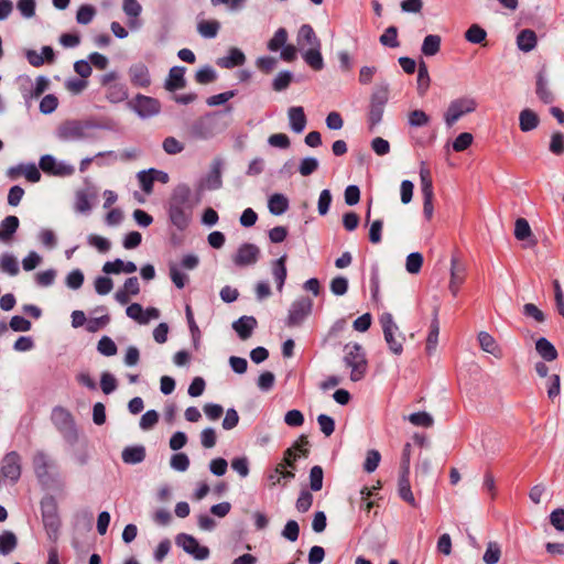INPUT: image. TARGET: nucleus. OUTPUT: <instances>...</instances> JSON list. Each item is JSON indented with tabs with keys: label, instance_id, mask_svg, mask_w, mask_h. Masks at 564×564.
Wrapping results in <instances>:
<instances>
[{
	"label": "nucleus",
	"instance_id": "f257e3e1",
	"mask_svg": "<svg viewBox=\"0 0 564 564\" xmlns=\"http://www.w3.org/2000/svg\"><path fill=\"white\" fill-rule=\"evenodd\" d=\"M195 205L191 187L187 184H178L165 205L170 224L178 231L186 230L192 221Z\"/></svg>",
	"mask_w": 564,
	"mask_h": 564
},
{
	"label": "nucleus",
	"instance_id": "f03ea898",
	"mask_svg": "<svg viewBox=\"0 0 564 564\" xmlns=\"http://www.w3.org/2000/svg\"><path fill=\"white\" fill-rule=\"evenodd\" d=\"M344 351L343 361L350 369V380L352 382L362 380L367 373L368 362L361 345L357 343L347 344L344 347Z\"/></svg>",
	"mask_w": 564,
	"mask_h": 564
},
{
	"label": "nucleus",
	"instance_id": "7ed1b4c3",
	"mask_svg": "<svg viewBox=\"0 0 564 564\" xmlns=\"http://www.w3.org/2000/svg\"><path fill=\"white\" fill-rule=\"evenodd\" d=\"M94 126L88 121L66 120L56 129V138L62 142H80L93 138Z\"/></svg>",
	"mask_w": 564,
	"mask_h": 564
},
{
	"label": "nucleus",
	"instance_id": "20e7f679",
	"mask_svg": "<svg viewBox=\"0 0 564 564\" xmlns=\"http://www.w3.org/2000/svg\"><path fill=\"white\" fill-rule=\"evenodd\" d=\"M379 322L390 351L394 355H401L403 351L404 336L399 332V326L394 322L392 314L383 313L380 316Z\"/></svg>",
	"mask_w": 564,
	"mask_h": 564
},
{
	"label": "nucleus",
	"instance_id": "39448f33",
	"mask_svg": "<svg viewBox=\"0 0 564 564\" xmlns=\"http://www.w3.org/2000/svg\"><path fill=\"white\" fill-rule=\"evenodd\" d=\"M477 108V101L470 96H463L452 100L444 113L445 124L453 127L463 116L471 113Z\"/></svg>",
	"mask_w": 564,
	"mask_h": 564
},
{
	"label": "nucleus",
	"instance_id": "423d86ee",
	"mask_svg": "<svg viewBox=\"0 0 564 564\" xmlns=\"http://www.w3.org/2000/svg\"><path fill=\"white\" fill-rule=\"evenodd\" d=\"M52 422L65 440L69 442L77 440L75 421L68 410L61 406L55 408L52 412Z\"/></svg>",
	"mask_w": 564,
	"mask_h": 564
},
{
	"label": "nucleus",
	"instance_id": "0eeeda50",
	"mask_svg": "<svg viewBox=\"0 0 564 564\" xmlns=\"http://www.w3.org/2000/svg\"><path fill=\"white\" fill-rule=\"evenodd\" d=\"M313 301L307 296H300L292 302L289 308L286 325L289 327L299 326L311 314Z\"/></svg>",
	"mask_w": 564,
	"mask_h": 564
},
{
	"label": "nucleus",
	"instance_id": "6e6552de",
	"mask_svg": "<svg viewBox=\"0 0 564 564\" xmlns=\"http://www.w3.org/2000/svg\"><path fill=\"white\" fill-rule=\"evenodd\" d=\"M21 456L18 452L11 451L1 458L0 475L3 479L15 484L21 477Z\"/></svg>",
	"mask_w": 564,
	"mask_h": 564
},
{
	"label": "nucleus",
	"instance_id": "1a4fd4ad",
	"mask_svg": "<svg viewBox=\"0 0 564 564\" xmlns=\"http://www.w3.org/2000/svg\"><path fill=\"white\" fill-rule=\"evenodd\" d=\"M39 166L44 173L59 177L70 176L75 172V167L72 164L58 161L51 154L41 156Z\"/></svg>",
	"mask_w": 564,
	"mask_h": 564
},
{
	"label": "nucleus",
	"instance_id": "9d476101",
	"mask_svg": "<svg viewBox=\"0 0 564 564\" xmlns=\"http://www.w3.org/2000/svg\"><path fill=\"white\" fill-rule=\"evenodd\" d=\"M175 541L178 546L196 560H206L209 556L208 547L199 545L197 540L189 534L180 533Z\"/></svg>",
	"mask_w": 564,
	"mask_h": 564
},
{
	"label": "nucleus",
	"instance_id": "9b49d317",
	"mask_svg": "<svg viewBox=\"0 0 564 564\" xmlns=\"http://www.w3.org/2000/svg\"><path fill=\"white\" fill-rule=\"evenodd\" d=\"M260 249L253 243H242L232 260L237 267L253 265L258 262Z\"/></svg>",
	"mask_w": 564,
	"mask_h": 564
},
{
	"label": "nucleus",
	"instance_id": "f8f14e48",
	"mask_svg": "<svg viewBox=\"0 0 564 564\" xmlns=\"http://www.w3.org/2000/svg\"><path fill=\"white\" fill-rule=\"evenodd\" d=\"M133 110L141 118H149L160 112L161 105L155 98L138 95L133 101Z\"/></svg>",
	"mask_w": 564,
	"mask_h": 564
},
{
	"label": "nucleus",
	"instance_id": "ddd939ff",
	"mask_svg": "<svg viewBox=\"0 0 564 564\" xmlns=\"http://www.w3.org/2000/svg\"><path fill=\"white\" fill-rule=\"evenodd\" d=\"M53 460L44 451H36L32 457L34 474L39 480L44 481L48 478L50 469L53 467Z\"/></svg>",
	"mask_w": 564,
	"mask_h": 564
},
{
	"label": "nucleus",
	"instance_id": "4468645a",
	"mask_svg": "<svg viewBox=\"0 0 564 564\" xmlns=\"http://www.w3.org/2000/svg\"><path fill=\"white\" fill-rule=\"evenodd\" d=\"M129 77L133 85L148 87L151 83L149 68L143 63H135L129 68Z\"/></svg>",
	"mask_w": 564,
	"mask_h": 564
},
{
	"label": "nucleus",
	"instance_id": "2eb2a0df",
	"mask_svg": "<svg viewBox=\"0 0 564 564\" xmlns=\"http://www.w3.org/2000/svg\"><path fill=\"white\" fill-rule=\"evenodd\" d=\"M257 325L258 322L253 316L245 315L232 323V328L241 340H246L251 337Z\"/></svg>",
	"mask_w": 564,
	"mask_h": 564
},
{
	"label": "nucleus",
	"instance_id": "dca6fc26",
	"mask_svg": "<svg viewBox=\"0 0 564 564\" xmlns=\"http://www.w3.org/2000/svg\"><path fill=\"white\" fill-rule=\"evenodd\" d=\"M297 43L301 47L308 46V48L321 47V41L315 31L310 24H303L297 33Z\"/></svg>",
	"mask_w": 564,
	"mask_h": 564
},
{
	"label": "nucleus",
	"instance_id": "f3484780",
	"mask_svg": "<svg viewBox=\"0 0 564 564\" xmlns=\"http://www.w3.org/2000/svg\"><path fill=\"white\" fill-rule=\"evenodd\" d=\"M288 118L290 127L295 133H301L305 129L307 120L303 107L293 106L289 108Z\"/></svg>",
	"mask_w": 564,
	"mask_h": 564
},
{
	"label": "nucleus",
	"instance_id": "a211bd4d",
	"mask_svg": "<svg viewBox=\"0 0 564 564\" xmlns=\"http://www.w3.org/2000/svg\"><path fill=\"white\" fill-rule=\"evenodd\" d=\"M246 62V56L243 52L237 47H231L228 51V55L220 57L217 59V65L221 68H234L236 66H241Z\"/></svg>",
	"mask_w": 564,
	"mask_h": 564
},
{
	"label": "nucleus",
	"instance_id": "6ab92c4d",
	"mask_svg": "<svg viewBox=\"0 0 564 564\" xmlns=\"http://www.w3.org/2000/svg\"><path fill=\"white\" fill-rule=\"evenodd\" d=\"M285 262H286V254H283L282 257L272 261V263H271L272 276L275 281L276 289L279 292L282 291L285 280H286V275H288Z\"/></svg>",
	"mask_w": 564,
	"mask_h": 564
},
{
	"label": "nucleus",
	"instance_id": "aec40b11",
	"mask_svg": "<svg viewBox=\"0 0 564 564\" xmlns=\"http://www.w3.org/2000/svg\"><path fill=\"white\" fill-rule=\"evenodd\" d=\"M102 271L106 274L133 273L137 271V265L132 261L124 262L121 259H116L115 261L106 262Z\"/></svg>",
	"mask_w": 564,
	"mask_h": 564
},
{
	"label": "nucleus",
	"instance_id": "412c9836",
	"mask_svg": "<svg viewBox=\"0 0 564 564\" xmlns=\"http://www.w3.org/2000/svg\"><path fill=\"white\" fill-rule=\"evenodd\" d=\"M307 444H308V442H307L306 437L301 436L300 440L294 444L293 447H290L285 451L283 463H281L280 465H284L285 467H293L294 462L300 456L299 454L295 453V449L299 451L303 456H306L308 452L305 448V446Z\"/></svg>",
	"mask_w": 564,
	"mask_h": 564
},
{
	"label": "nucleus",
	"instance_id": "4be33fe9",
	"mask_svg": "<svg viewBox=\"0 0 564 564\" xmlns=\"http://www.w3.org/2000/svg\"><path fill=\"white\" fill-rule=\"evenodd\" d=\"M535 93L544 104H552L554 101V94L549 87L544 70L539 72L536 75Z\"/></svg>",
	"mask_w": 564,
	"mask_h": 564
},
{
	"label": "nucleus",
	"instance_id": "5701e85b",
	"mask_svg": "<svg viewBox=\"0 0 564 564\" xmlns=\"http://www.w3.org/2000/svg\"><path fill=\"white\" fill-rule=\"evenodd\" d=\"M409 476L410 474H405L403 470H400L398 492L402 500H404L412 507H416V501L411 490Z\"/></svg>",
	"mask_w": 564,
	"mask_h": 564
},
{
	"label": "nucleus",
	"instance_id": "b1692460",
	"mask_svg": "<svg viewBox=\"0 0 564 564\" xmlns=\"http://www.w3.org/2000/svg\"><path fill=\"white\" fill-rule=\"evenodd\" d=\"M185 68L182 66H174L170 69L169 77L165 82V88L174 91L185 87Z\"/></svg>",
	"mask_w": 564,
	"mask_h": 564
},
{
	"label": "nucleus",
	"instance_id": "393cba45",
	"mask_svg": "<svg viewBox=\"0 0 564 564\" xmlns=\"http://www.w3.org/2000/svg\"><path fill=\"white\" fill-rule=\"evenodd\" d=\"M121 458L126 464L135 465L144 460L145 448L142 445L128 446L123 448Z\"/></svg>",
	"mask_w": 564,
	"mask_h": 564
},
{
	"label": "nucleus",
	"instance_id": "a878e982",
	"mask_svg": "<svg viewBox=\"0 0 564 564\" xmlns=\"http://www.w3.org/2000/svg\"><path fill=\"white\" fill-rule=\"evenodd\" d=\"M440 334V323H438V310H434L433 318L430 325V332L426 338V351L427 354H432L437 346Z\"/></svg>",
	"mask_w": 564,
	"mask_h": 564
},
{
	"label": "nucleus",
	"instance_id": "bb28decb",
	"mask_svg": "<svg viewBox=\"0 0 564 564\" xmlns=\"http://www.w3.org/2000/svg\"><path fill=\"white\" fill-rule=\"evenodd\" d=\"M535 350L545 361H553L557 358V350L554 345L544 337L536 340Z\"/></svg>",
	"mask_w": 564,
	"mask_h": 564
},
{
	"label": "nucleus",
	"instance_id": "cd10ccee",
	"mask_svg": "<svg viewBox=\"0 0 564 564\" xmlns=\"http://www.w3.org/2000/svg\"><path fill=\"white\" fill-rule=\"evenodd\" d=\"M268 208L272 215H282L289 209V199L283 194L275 193L269 197Z\"/></svg>",
	"mask_w": 564,
	"mask_h": 564
},
{
	"label": "nucleus",
	"instance_id": "c85d7f7f",
	"mask_svg": "<svg viewBox=\"0 0 564 564\" xmlns=\"http://www.w3.org/2000/svg\"><path fill=\"white\" fill-rule=\"evenodd\" d=\"M478 341L481 349L495 357H501V349L499 348L496 339L487 332H480L478 334Z\"/></svg>",
	"mask_w": 564,
	"mask_h": 564
},
{
	"label": "nucleus",
	"instance_id": "c756f323",
	"mask_svg": "<svg viewBox=\"0 0 564 564\" xmlns=\"http://www.w3.org/2000/svg\"><path fill=\"white\" fill-rule=\"evenodd\" d=\"M221 161L215 160L212 171L205 180L204 187L207 189H218L221 187Z\"/></svg>",
	"mask_w": 564,
	"mask_h": 564
},
{
	"label": "nucleus",
	"instance_id": "7c9ffc66",
	"mask_svg": "<svg viewBox=\"0 0 564 564\" xmlns=\"http://www.w3.org/2000/svg\"><path fill=\"white\" fill-rule=\"evenodd\" d=\"M517 45L522 52H530L536 45V35L534 31L525 29L522 30L517 36Z\"/></svg>",
	"mask_w": 564,
	"mask_h": 564
},
{
	"label": "nucleus",
	"instance_id": "2f4dec72",
	"mask_svg": "<svg viewBox=\"0 0 564 564\" xmlns=\"http://www.w3.org/2000/svg\"><path fill=\"white\" fill-rule=\"evenodd\" d=\"M305 63L314 70H321L324 67V61L321 53V47L307 48L302 54Z\"/></svg>",
	"mask_w": 564,
	"mask_h": 564
},
{
	"label": "nucleus",
	"instance_id": "473e14b6",
	"mask_svg": "<svg viewBox=\"0 0 564 564\" xmlns=\"http://www.w3.org/2000/svg\"><path fill=\"white\" fill-rule=\"evenodd\" d=\"M441 36L437 34L426 35L422 43V54L425 56H434L440 52L441 48Z\"/></svg>",
	"mask_w": 564,
	"mask_h": 564
},
{
	"label": "nucleus",
	"instance_id": "72a5a7b5",
	"mask_svg": "<svg viewBox=\"0 0 564 564\" xmlns=\"http://www.w3.org/2000/svg\"><path fill=\"white\" fill-rule=\"evenodd\" d=\"M220 23L217 20H203L197 24V31L205 39H214L217 36Z\"/></svg>",
	"mask_w": 564,
	"mask_h": 564
},
{
	"label": "nucleus",
	"instance_id": "f704fd0d",
	"mask_svg": "<svg viewBox=\"0 0 564 564\" xmlns=\"http://www.w3.org/2000/svg\"><path fill=\"white\" fill-rule=\"evenodd\" d=\"M519 121H520V123H519L520 129L523 132H528L538 127L539 117L536 116V113L534 111H532L530 109H524L520 112Z\"/></svg>",
	"mask_w": 564,
	"mask_h": 564
},
{
	"label": "nucleus",
	"instance_id": "c9c22d12",
	"mask_svg": "<svg viewBox=\"0 0 564 564\" xmlns=\"http://www.w3.org/2000/svg\"><path fill=\"white\" fill-rule=\"evenodd\" d=\"M19 227V218L17 216H7L0 225V239L9 240Z\"/></svg>",
	"mask_w": 564,
	"mask_h": 564
},
{
	"label": "nucleus",
	"instance_id": "e433bc0d",
	"mask_svg": "<svg viewBox=\"0 0 564 564\" xmlns=\"http://www.w3.org/2000/svg\"><path fill=\"white\" fill-rule=\"evenodd\" d=\"M288 39V31L284 28H279L273 36L269 40L267 47L271 52H278L286 45Z\"/></svg>",
	"mask_w": 564,
	"mask_h": 564
},
{
	"label": "nucleus",
	"instance_id": "4c0bfd02",
	"mask_svg": "<svg viewBox=\"0 0 564 564\" xmlns=\"http://www.w3.org/2000/svg\"><path fill=\"white\" fill-rule=\"evenodd\" d=\"M138 155H139V151L133 148V149L124 150L119 154L116 153L115 151L98 152L95 158L99 159V158L108 156L113 162L117 160H121V161L133 160V159H137Z\"/></svg>",
	"mask_w": 564,
	"mask_h": 564
},
{
	"label": "nucleus",
	"instance_id": "58836bf2",
	"mask_svg": "<svg viewBox=\"0 0 564 564\" xmlns=\"http://www.w3.org/2000/svg\"><path fill=\"white\" fill-rule=\"evenodd\" d=\"M0 271L14 276L19 273V264L14 256L10 253H3L0 257Z\"/></svg>",
	"mask_w": 564,
	"mask_h": 564
},
{
	"label": "nucleus",
	"instance_id": "ea45409f",
	"mask_svg": "<svg viewBox=\"0 0 564 564\" xmlns=\"http://www.w3.org/2000/svg\"><path fill=\"white\" fill-rule=\"evenodd\" d=\"M430 116L421 109L412 110L408 115V123L412 128L425 127L430 123Z\"/></svg>",
	"mask_w": 564,
	"mask_h": 564
},
{
	"label": "nucleus",
	"instance_id": "a19ab883",
	"mask_svg": "<svg viewBox=\"0 0 564 564\" xmlns=\"http://www.w3.org/2000/svg\"><path fill=\"white\" fill-rule=\"evenodd\" d=\"M18 544L17 536L11 531H6L0 534V555H8Z\"/></svg>",
	"mask_w": 564,
	"mask_h": 564
},
{
	"label": "nucleus",
	"instance_id": "79ce46f5",
	"mask_svg": "<svg viewBox=\"0 0 564 564\" xmlns=\"http://www.w3.org/2000/svg\"><path fill=\"white\" fill-rule=\"evenodd\" d=\"M545 388L547 398L554 402L561 394V377L556 373L549 376L545 381Z\"/></svg>",
	"mask_w": 564,
	"mask_h": 564
},
{
	"label": "nucleus",
	"instance_id": "37998d69",
	"mask_svg": "<svg viewBox=\"0 0 564 564\" xmlns=\"http://www.w3.org/2000/svg\"><path fill=\"white\" fill-rule=\"evenodd\" d=\"M48 87V80L44 76H39L36 78L35 85L31 87L30 90L23 94L25 100H31L34 98H39Z\"/></svg>",
	"mask_w": 564,
	"mask_h": 564
},
{
	"label": "nucleus",
	"instance_id": "c03bdc74",
	"mask_svg": "<svg viewBox=\"0 0 564 564\" xmlns=\"http://www.w3.org/2000/svg\"><path fill=\"white\" fill-rule=\"evenodd\" d=\"M379 42L383 46L395 48L400 45L398 41V29L393 25L386 29L383 34L379 37Z\"/></svg>",
	"mask_w": 564,
	"mask_h": 564
},
{
	"label": "nucleus",
	"instance_id": "a18cd8bd",
	"mask_svg": "<svg viewBox=\"0 0 564 564\" xmlns=\"http://www.w3.org/2000/svg\"><path fill=\"white\" fill-rule=\"evenodd\" d=\"M487 32L478 24H473L465 32V39L473 44H480L486 40Z\"/></svg>",
	"mask_w": 564,
	"mask_h": 564
},
{
	"label": "nucleus",
	"instance_id": "49530a36",
	"mask_svg": "<svg viewBox=\"0 0 564 564\" xmlns=\"http://www.w3.org/2000/svg\"><path fill=\"white\" fill-rule=\"evenodd\" d=\"M514 237L524 241L532 237V230L527 219L518 218L514 224Z\"/></svg>",
	"mask_w": 564,
	"mask_h": 564
},
{
	"label": "nucleus",
	"instance_id": "de8ad7c7",
	"mask_svg": "<svg viewBox=\"0 0 564 564\" xmlns=\"http://www.w3.org/2000/svg\"><path fill=\"white\" fill-rule=\"evenodd\" d=\"M501 556V549L497 542H489L482 556L486 564H497Z\"/></svg>",
	"mask_w": 564,
	"mask_h": 564
},
{
	"label": "nucleus",
	"instance_id": "09e8293b",
	"mask_svg": "<svg viewBox=\"0 0 564 564\" xmlns=\"http://www.w3.org/2000/svg\"><path fill=\"white\" fill-rule=\"evenodd\" d=\"M170 278L177 289H183L188 281V275L181 271V268L176 263L169 265Z\"/></svg>",
	"mask_w": 564,
	"mask_h": 564
},
{
	"label": "nucleus",
	"instance_id": "8fccbe9b",
	"mask_svg": "<svg viewBox=\"0 0 564 564\" xmlns=\"http://www.w3.org/2000/svg\"><path fill=\"white\" fill-rule=\"evenodd\" d=\"M429 85H430V76H429L427 66L424 62H421L419 65V72H417V90L421 96L426 93Z\"/></svg>",
	"mask_w": 564,
	"mask_h": 564
},
{
	"label": "nucleus",
	"instance_id": "3c124183",
	"mask_svg": "<svg viewBox=\"0 0 564 564\" xmlns=\"http://www.w3.org/2000/svg\"><path fill=\"white\" fill-rule=\"evenodd\" d=\"M97 350L104 356L111 357L117 354L118 348L110 337L102 336L97 344Z\"/></svg>",
	"mask_w": 564,
	"mask_h": 564
},
{
	"label": "nucleus",
	"instance_id": "603ef678",
	"mask_svg": "<svg viewBox=\"0 0 564 564\" xmlns=\"http://www.w3.org/2000/svg\"><path fill=\"white\" fill-rule=\"evenodd\" d=\"M292 79H293V74L291 72L282 70L273 79L272 88L275 91H283L289 87Z\"/></svg>",
	"mask_w": 564,
	"mask_h": 564
},
{
	"label": "nucleus",
	"instance_id": "864d4df0",
	"mask_svg": "<svg viewBox=\"0 0 564 564\" xmlns=\"http://www.w3.org/2000/svg\"><path fill=\"white\" fill-rule=\"evenodd\" d=\"M409 422L415 426L431 427L434 420L427 412H415L409 415Z\"/></svg>",
	"mask_w": 564,
	"mask_h": 564
},
{
	"label": "nucleus",
	"instance_id": "5fc2aeb1",
	"mask_svg": "<svg viewBox=\"0 0 564 564\" xmlns=\"http://www.w3.org/2000/svg\"><path fill=\"white\" fill-rule=\"evenodd\" d=\"M423 264V256L420 252H412L406 257L405 269L411 274L420 272Z\"/></svg>",
	"mask_w": 564,
	"mask_h": 564
},
{
	"label": "nucleus",
	"instance_id": "6e6d98bb",
	"mask_svg": "<svg viewBox=\"0 0 564 564\" xmlns=\"http://www.w3.org/2000/svg\"><path fill=\"white\" fill-rule=\"evenodd\" d=\"M140 187L147 194H150L153 189V183L155 182V177L152 172L149 171H140L137 174Z\"/></svg>",
	"mask_w": 564,
	"mask_h": 564
},
{
	"label": "nucleus",
	"instance_id": "4d7b16f0",
	"mask_svg": "<svg viewBox=\"0 0 564 564\" xmlns=\"http://www.w3.org/2000/svg\"><path fill=\"white\" fill-rule=\"evenodd\" d=\"M330 292L336 296L345 295L348 291V280L345 276H336L330 281Z\"/></svg>",
	"mask_w": 564,
	"mask_h": 564
},
{
	"label": "nucleus",
	"instance_id": "13d9d810",
	"mask_svg": "<svg viewBox=\"0 0 564 564\" xmlns=\"http://www.w3.org/2000/svg\"><path fill=\"white\" fill-rule=\"evenodd\" d=\"M318 160L312 156L304 158L300 165L299 172L302 176H308L318 169Z\"/></svg>",
	"mask_w": 564,
	"mask_h": 564
},
{
	"label": "nucleus",
	"instance_id": "bf43d9fd",
	"mask_svg": "<svg viewBox=\"0 0 564 564\" xmlns=\"http://www.w3.org/2000/svg\"><path fill=\"white\" fill-rule=\"evenodd\" d=\"M126 314L140 324L149 323V318L145 317L142 306L138 303L130 304L126 310Z\"/></svg>",
	"mask_w": 564,
	"mask_h": 564
},
{
	"label": "nucleus",
	"instance_id": "052dcab7",
	"mask_svg": "<svg viewBox=\"0 0 564 564\" xmlns=\"http://www.w3.org/2000/svg\"><path fill=\"white\" fill-rule=\"evenodd\" d=\"M90 202L88 194L84 191H78L75 196V210L82 214H86L90 210Z\"/></svg>",
	"mask_w": 564,
	"mask_h": 564
},
{
	"label": "nucleus",
	"instance_id": "680f3d73",
	"mask_svg": "<svg viewBox=\"0 0 564 564\" xmlns=\"http://www.w3.org/2000/svg\"><path fill=\"white\" fill-rule=\"evenodd\" d=\"M299 523L295 520H289L282 530V536L291 542H295L299 539Z\"/></svg>",
	"mask_w": 564,
	"mask_h": 564
},
{
	"label": "nucleus",
	"instance_id": "e2e57ef3",
	"mask_svg": "<svg viewBox=\"0 0 564 564\" xmlns=\"http://www.w3.org/2000/svg\"><path fill=\"white\" fill-rule=\"evenodd\" d=\"M310 486L313 491H318L323 487V469L321 466H314L310 471Z\"/></svg>",
	"mask_w": 564,
	"mask_h": 564
},
{
	"label": "nucleus",
	"instance_id": "0e129e2a",
	"mask_svg": "<svg viewBox=\"0 0 564 564\" xmlns=\"http://www.w3.org/2000/svg\"><path fill=\"white\" fill-rule=\"evenodd\" d=\"M95 13H96V11H95L94 7H91L89 4H84L77 11L76 21L79 24H88L94 19Z\"/></svg>",
	"mask_w": 564,
	"mask_h": 564
},
{
	"label": "nucleus",
	"instance_id": "69168bd1",
	"mask_svg": "<svg viewBox=\"0 0 564 564\" xmlns=\"http://www.w3.org/2000/svg\"><path fill=\"white\" fill-rule=\"evenodd\" d=\"M195 79L198 84H209L216 79V72L210 66L202 67L196 72Z\"/></svg>",
	"mask_w": 564,
	"mask_h": 564
},
{
	"label": "nucleus",
	"instance_id": "338daca9",
	"mask_svg": "<svg viewBox=\"0 0 564 564\" xmlns=\"http://www.w3.org/2000/svg\"><path fill=\"white\" fill-rule=\"evenodd\" d=\"M94 285H95V291L99 295H106L111 292V290L113 288V282L108 276H98V278H96V280L94 282Z\"/></svg>",
	"mask_w": 564,
	"mask_h": 564
},
{
	"label": "nucleus",
	"instance_id": "774afa93",
	"mask_svg": "<svg viewBox=\"0 0 564 564\" xmlns=\"http://www.w3.org/2000/svg\"><path fill=\"white\" fill-rule=\"evenodd\" d=\"M550 151L553 154L561 155L564 153V134L555 132L551 137Z\"/></svg>",
	"mask_w": 564,
	"mask_h": 564
}]
</instances>
